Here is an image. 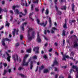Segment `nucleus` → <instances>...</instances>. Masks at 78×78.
Segmentation results:
<instances>
[{
	"mask_svg": "<svg viewBox=\"0 0 78 78\" xmlns=\"http://www.w3.org/2000/svg\"><path fill=\"white\" fill-rule=\"evenodd\" d=\"M58 74H57L55 75V78H58Z\"/></svg>",
	"mask_w": 78,
	"mask_h": 78,
	"instance_id": "obj_59",
	"label": "nucleus"
},
{
	"mask_svg": "<svg viewBox=\"0 0 78 78\" xmlns=\"http://www.w3.org/2000/svg\"><path fill=\"white\" fill-rule=\"evenodd\" d=\"M49 71L47 69H44V73H48Z\"/></svg>",
	"mask_w": 78,
	"mask_h": 78,
	"instance_id": "obj_21",
	"label": "nucleus"
},
{
	"mask_svg": "<svg viewBox=\"0 0 78 78\" xmlns=\"http://www.w3.org/2000/svg\"><path fill=\"white\" fill-rule=\"evenodd\" d=\"M63 8H61V9L62 10H63L64 9V10H66L67 9V7L66 5H63Z\"/></svg>",
	"mask_w": 78,
	"mask_h": 78,
	"instance_id": "obj_19",
	"label": "nucleus"
},
{
	"mask_svg": "<svg viewBox=\"0 0 78 78\" xmlns=\"http://www.w3.org/2000/svg\"><path fill=\"white\" fill-rule=\"evenodd\" d=\"M76 67H77V66H75L74 65H73V66H72V68L75 69H76Z\"/></svg>",
	"mask_w": 78,
	"mask_h": 78,
	"instance_id": "obj_34",
	"label": "nucleus"
},
{
	"mask_svg": "<svg viewBox=\"0 0 78 78\" xmlns=\"http://www.w3.org/2000/svg\"><path fill=\"white\" fill-rule=\"evenodd\" d=\"M16 14H19V16L20 17H22V15L25 16V14L22 13V12H19V11L18 9H16Z\"/></svg>",
	"mask_w": 78,
	"mask_h": 78,
	"instance_id": "obj_4",
	"label": "nucleus"
},
{
	"mask_svg": "<svg viewBox=\"0 0 78 78\" xmlns=\"http://www.w3.org/2000/svg\"><path fill=\"white\" fill-rule=\"evenodd\" d=\"M30 70H32L33 67V62L31 61L30 63Z\"/></svg>",
	"mask_w": 78,
	"mask_h": 78,
	"instance_id": "obj_10",
	"label": "nucleus"
},
{
	"mask_svg": "<svg viewBox=\"0 0 78 78\" xmlns=\"http://www.w3.org/2000/svg\"><path fill=\"white\" fill-rule=\"evenodd\" d=\"M43 58H44V59H47V55H44Z\"/></svg>",
	"mask_w": 78,
	"mask_h": 78,
	"instance_id": "obj_50",
	"label": "nucleus"
},
{
	"mask_svg": "<svg viewBox=\"0 0 78 78\" xmlns=\"http://www.w3.org/2000/svg\"><path fill=\"white\" fill-rule=\"evenodd\" d=\"M62 61H63V60H65V61H66V57L64 56H63V59H62Z\"/></svg>",
	"mask_w": 78,
	"mask_h": 78,
	"instance_id": "obj_46",
	"label": "nucleus"
},
{
	"mask_svg": "<svg viewBox=\"0 0 78 78\" xmlns=\"http://www.w3.org/2000/svg\"><path fill=\"white\" fill-rule=\"evenodd\" d=\"M33 15V13H30V14L29 15V18L30 19H31L32 20V21H34V19L32 18H31V16Z\"/></svg>",
	"mask_w": 78,
	"mask_h": 78,
	"instance_id": "obj_14",
	"label": "nucleus"
},
{
	"mask_svg": "<svg viewBox=\"0 0 78 78\" xmlns=\"http://www.w3.org/2000/svg\"><path fill=\"white\" fill-rule=\"evenodd\" d=\"M5 1H2L1 3H2V5H4L5 4Z\"/></svg>",
	"mask_w": 78,
	"mask_h": 78,
	"instance_id": "obj_62",
	"label": "nucleus"
},
{
	"mask_svg": "<svg viewBox=\"0 0 78 78\" xmlns=\"http://www.w3.org/2000/svg\"><path fill=\"white\" fill-rule=\"evenodd\" d=\"M39 50H37L36 51H35V53H39Z\"/></svg>",
	"mask_w": 78,
	"mask_h": 78,
	"instance_id": "obj_55",
	"label": "nucleus"
},
{
	"mask_svg": "<svg viewBox=\"0 0 78 78\" xmlns=\"http://www.w3.org/2000/svg\"><path fill=\"white\" fill-rule=\"evenodd\" d=\"M56 9V12H57V13L58 14V15L59 16L61 15V14H62V12H61V11H59L58 10V9L57 7V9H56V8H55Z\"/></svg>",
	"mask_w": 78,
	"mask_h": 78,
	"instance_id": "obj_9",
	"label": "nucleus"
},
{
	"mask_svg": "<svg viewBox=\"0 0 78 78\" xmlns=\"http://www.w3.org/2000/svg\"><path fill=\"white\" fill-rule=\"evenodd\" d=\"M49 13V11H48V9L46 10L45 12V14L46 15H48Z\"/></svg>",
	"mask_w": 78,
	"mask_h": 78,
	"instance_id": "obj_28",
	"label": "nucleus"
},
{
	"mask_svg": "<svg viewBox=\"0 0 78 78\" xmlns=\"http://www.w3.org/2000/svg\"><path fill=\"white\" fill-rule=\"evenodd\" d=\"M35 34V32L34 31H33L31 33L32 36H33L34 37Z\"/></svg>",
	"mask_w": 78,
	"mask_h": 78,
	"instance_id": "obj_26",
	"label": "nucleus"
},
{
	"mask_svg": "<svg viewBox=\"0 0 78 78\" xmlns=\"http://www.w3.org/2000/svg\"><path fill=\"white\" fill-rule=\"evenodd\" d=\"M26 52L27 53H30L31 52V48H30L28 49H27L26 50Z\"/></svg>",
	"mask_w": 78,
	"mask_h": 78,
	"instance_id": "obj_20",
	"label": "nucleus"
},
{
	"mask_svg": "<svg viewBox=\"0 0 78 78\" xmlns=\"http://www.w3.org/2000/svg\"><path fill=\"white\" fill-rule=\"evenodd\" d=\"M5 41H8V42H10V41H11V40L7 38H5V39L3 38L1 41L2 43V45L4 47H5V48H7V46H5V45H6V44L5 43Z\"/></svg>",
	"mask_w": 78,
	"mask_h": 78,
	"instance_id": "obj_2",
	"label": "nucleus"
},
{
	"mask_svg": "<svg viewBox=\"0 0 78 78\" xmlns=\"http://www.w3.org/2000/svg\"><path fill=\"white\" fill-rule=\"evenodd\" d=\"M47 45H48V43H46L44 45V47H47Z\"/></svg>",
	"mask_w": 78,
	"mask_h": 78,
	"instance_id": "obj_61",
	"label": "nucleus"
},
{
	"mask_svg": "<svg viewBox=\"0 0 78 78\" xmlns=\"http://www.w3.org/2000/svg\"><path fill=\"white\" fill-rule=\"evenodd\" d=\"M9 12L11 14H13V11L12 10H10L9 11Z\"/></svg>",
	"mask_w": 78,
	"mask_h": 78,
	"instance_id": "obj_56",
	"label": "nucleus"
},
{
	"mask_svg": "<svg viewBox=\"0 0 78 78\" xmlns=\"http://www.w3.org/2000/svg\"><path fill=\"white\" fill-rule=\"evenodd\" d=\"M55 72H59V69L55 67Z\"/></svg>",
	"mask_w": 78,
	"mask_h": 78,
	"instance_id": "obj_40",
	"label": "nucleus"
},
{
	"mask_svg": "<svg viewBox=\"0 0 78 78\" xmlns=\"http://www.w3.org/2000/svg\"><path fill=\"white\" fill-rule=\"evenodd\" d=\"M18 70H23V68H22L21 67H20L18 69Z\"/></svg>",
	"mask_w": 78,
	"mask_h": 78,
	"instance_id": "obj_32",
	"label": "nucleus"
},
{
	"mask_svg": "<svg viewBox=\"0 0 78 78\" xmlns=\"http://www.w3.org/2000/svg\"><path fill=\"white\" fill-rule=\"evenodd\" d=\"M8 72L9 73H11V69H8Z\"/></svg>",
	"mask_w": 78,
	"mask_h": 78,
	"instance_id": "obj_54",
	"label": "nucleus"
},
{
	"mask_svg": "<svg viewBox=\"0 0 78 78\" xmlns=\"http://www.w3.org/2000/svg\"><path fill=\"white\" fill-rule=\"evenodd\" d=\"M75 5H74V3H73L72 4V10L73 12H74V11H75V9H74V8H75Z\"/></svg>",
	"mask_w": 78,
	"mask_h": 78,
	"instance_id": "obj_16",
	"label": "nucleus"
},
{
	"mask_svg": "<svg viewBox=\"0 0 78 78\" xmlns=\"http://www.w3.org/2000/svg\"><path fill=\"white\" fill-rule=\"evenodd\" d=\"M76 78H78V74H76Z\"/></svg>",
	"mask_w": 78,
	"mask_h": 78,
	"instance_id": "obj_64",
	"label": "nucleus"
},
{
	"mask_svg": "<svg viewBox=\"0 0 78 78\" xmlns=\"http://www.w3.org/2000/svg\"><path fill=\"white\" fill-rule=\"evenodd\" d=\"M9 25H10L9 23H8V21H6V24L5 25V26H7V27H9Z\"/></svg>",
	"mask_w": 78,
	"mask_h": 78,
	"instance_id": "obj_30",
	"label": "nucleus"
},
{
	"mask_svg": "<svg viewBox=\"0 0 78 78\" xmlns=\"http://www.w3.org/2000/svg\"><path fill=\"white\" fill-rule=\"evenodd\" d=\"M37 39L38 42L39 43H40V42H41V38L39 36V34H38L37 35Z\"/></svg>",
	"mask_w": 78,
	"mask_h": 78,
	"instance_id": "obj_8",
	"label": "nucleus"
},
{
	"mask_svg": "<svg viewBox=\"0 0 78 78\" xmlns=\"http://www.w3.org/2000/svg\"><path fill=\"white\" fill-rule=\"evenodd\" d=\"M32 58L33 59H37V56H36V55L34 56Z\"/></svg>",
	"mask_w": 78,
	"mask_h": 78,
	"instance_id": "obj_31",
	"label": "nucleus"
},
{
	"mask_svg": "<svg viewBox=\"0 0 78 78\" xmlns=\"http://www.w3.org/2000/svg\"><path fill=\"white\" fill-rule=\"evenodd\" d=\"M20 45V44L19 43H17L15 44V47H18V46H19Z\"/></svg>",
	"mask_w": 78,
	"mask_h": 78,
	"instance_id": "obj_35",
	"label": "nucleus"
},
{
	"mask_svg": "<svg viewBox=\"0 0 78 78\" xmlns=\"http://www.w3.org/2000/svg\"><path fill=\"white\" fill-rule=\"evenodd\" d=\"M24 12H25V15H26V14H27V9H25L24 10Z\"/></svg>",
	"mask_w": 78,
	"mask_h": 78,
	"instance_id": "obj_38",
	"label": "nucleus"
},
{
	"mask_svg": "<svg viewBox=\"0 0 78 78\" xmlns=\"http://www.w3.org/2000/svg\"><path fill=\"white\" fill-rule=\"evenodd\" d=\"M52 50H53V49L51 48L50 49V50H49L48 51H49V52H51V51H52Z\"/></svg>",
	"mask_w": 78,
	"mask_h": 78,
	"instance_id": "obj_58",
	"label": "nucleus"
},
{
	"mask_svg": "<svg viewBox=\"0 0 78 78\" xmlns=\"http://www.w3.org/2000/svg\"><path fill=\"white\" fill-rule=\"evenodd\" d=\"M39 47H35L33 48V51H35L36 50H39Z\"/></svg>",
	"mask_w": 78,
	"mask_h": 78,
	"instance_id": "obj_18",
	"label": "nucleus"
},
{
	"mask_svg": "<svg viewBox=\"0 0 78 78\" xmlns=\"http://www.w3.org/2000/svg\"><path fill=\"white\" fill-rule=\"evenodd\" d=\"M20 40H22V39H23V35H20Z\"/></svg>",
	"mask_w": 78,
	"mask_h": 78,
	"instance_id": "obj_41",
	"label": "nucleus"
},
{
	"mask_svg": "<svg viewBox=\"0 0 78 78\" xmlns=\"http://www.w3.org/2000/svg\"><path fill=\"white\" fill-rule=\"evenodd\" d=\"M10 59H11L10 56H8V57L7 58V60L8 62H10L11 61Z\"/></svg>",
	"mask_w": 78,
	"mask_h": 78,
	"instance_id": "obj_22",
	"label": "nucleus"
},
{
	"mask_svg": "<svg viewBox=\"0 0 78 78\" xmlns=\"http://www.w3.org/2000/svg\"><path fill=\"white\" fill-rule=\"evenodd\" d=\"M38 2H39V0H36V1H34L33 2L34 3H38Z\"/></svg>",
	"mask_w": 78,
	"mask_h": 78,
	"instance_id": "obj_37",
	"label": "nucleus"
},
{
	"mask_svg": "<svg viewBox=\"0 0 78 78\" xmlns=\"http://www.w3.org/2000/svg\"><path fill=\"white\" fill-rule=\"evenodd\" d=\"M16 32V29H13V31L12 32V33L13 34V36L14 37L15 36V33Z\"/></svg>",
	"mask_w": 78,
	"mask_h": 78,
	"instance_id": "obj_24",
	"label": "nucleus"
},
{
	"mask_svg": "<svg viewBox=\"0 0 78 78\" xmlns=\"http://www.w3.org/2000/svg\"><path fill=\"white\" fill-rule=\"evenodd\" d=\"M21 53H24V51L23 50H21Z\"/></svg>",
	"mask_w": 78,
	"mask_h": 78,
	"instance_id": "obj_63",
	"label": "nucleus"
},
{
	"mask_svg": "<svg viewBox=\"0 0 78 78\" xmlns=\"http://www.w3.org/2000/svg\"><path fill=\"white\" fill-rule=\"evenodd\" d=\"M58 2V0H54V3L55 4V8H56V9H58V4L56 2Z\"/></svg>",
	"mask_w": 78,
	"mask_h": 78,
	"instance_id": "obj_12",
	"label": "nucleus"
},
{
	"mask_svg": "<svg viewBox=\"0 0 78 78\" xmlns=\"http://www.w3.org/2000/svg\"><path fill=\"white\" fill-rule=\"evenodd\" d=\"M29 63V62H26V60H23L21 65L22 66H28Z\"/></svg>",
	"mask_w": 78,
	"mask_h": 78,
	"instance_id": "obj_5",
	"label": "nucleus"
},
{
	"mask_svg": "<svg viewBox=\"0 0 78 78\" xmlns=\"http://www.w3.org/2000/svg\"><path fill=\"white\" fill-rule=\"evenodd\" d=\"M33 7H34L33 4L31 5V9L32 11H33Z\"/></svg>",
	"mask_w": 78,
	"mask_h": 78,
	"instance_id": "obj_39",
	"label": "nucleus"
},
{
	"mask_svg": "<svg viewBox=\"0 0 78 78\" xmlns=\"http://www.w3.org/2000/svg\"><path fill=\"white\" fill-rule=\"evenodd\" d=\"M72 70H73V71H74V70L72 69H70V70L69 71V72H70V73H72Z\"/></svg>",
	"mask_w": 78,
	"mask_h": 78,
	"instance_id": "obj_49",
	"label": "nucleus"
},
{
	"mask_svg": "<svg viewBox=\"0 0 78 78\" xmlns=\"http://www.w3.org/2000/svg\"><path fill=\"white\" fill-rule=\"evenodd\" d=\"M33 29L32 28H30L28 29L27 37L28 38V40H30V41L32 40V39H34V37L32 36L30 37V32H31V31H33Z\"/></svg>",
	"mask_w": 78,
	"mask_h": 78,
	"instance_id": "obj_1",
	"label": "nucleus"
},
{
	"mask_svg": "<svg viewBox=\"0 0 78 78\" xmlns=\"http://www.w3.org/2000/svg\"><path fill=\"white\" fill-rule=\"evenodd\" d=\"M28 57V54H26L24 56L23 60H26V59Z\"/></svg>",
	"mask_w": 78,
	"mask_h": 78,
	"instance_id": "obj_23",
	"label": "nucleus"
},
{
	"mask_svg": "<svg viewBox=\"0 0 78 78\" xmlns=\"http://www.w3.org/2000/svg\"><path fill=\"white\" fill-rule=\"evenodd\" d=\"M40 25L41 26H43L44 27H45V25H44V23H40Z\"/></svg>",
	"mask_w": 78,
	"mask_h": 78,
	"instance_id": "obj_29",
	"label": "nucleus"
},
{
	"mask_svg": "<svg viewBox=\"0 0 78 78\" xmlns=\"http://www.w3.org/2000/svg\"><path fill=\"white\" fill-rule=\"evenodd\" d=\"M56 30H57V29H56V28L54 27H52V29H51V33L52 34L55 33V31H56Z\"/></svg>",
	"mask_w": 78,
	"mask_h": 78,
	"instance_id": "obj_6",
	"label": "nucleus"
},
{
	"mask_svg": "<svg viewBox=\"0 0 78 78\" xmlns=\"http://www.w3.org/2000/svg\"><path fill=\"white\" fill-rule=\"evenodd\" d=\"M37 21L38 24H39V22H40V21L39 20L37 19Z\"/></svg>",
	"mask_w": 78,
	"mask_h": 78,
	"instance_id": "obj_53",
	"label": "nucleus"
},
{
	"mask_svg": "<svg viewBox=\"0 0 78 78\" xmlns=\"http://www.w3.org/2000/svg\"><path fill=\"white\" fill-rule=\"evenodd\" d=\"M76 69V72H78V67H77L75 69Z\"/></svg>",
	"mask_w": 78,
	"mask_h": 78,
	"instance_id": "obj_60",
	"label": "nucleus"
},
{
	"mask_svg": "<svg viewBox=\"0 0 78 78\" xmlns=\"http://www.w3.org/2000/svg\"><path fill=\"white\" fill-rule=\"evenodd\" d=\"M3 65L4 67H6V66H7V64H6V63H4Z\"/></svg>",
	"mask_w": 78,
	"mask_h": 78,
	"instance_id": "obj_47",
	"label": "nucleus"
},
{
	"mask_svg": "<svg viewBox=\"0 0 78 78\" xmlns=\"http://www.w3.org/2000/svg\"><path fill=\"white\" fill-rule=\"evenodd\" d=\"M12 57L13 58L15 62H16V60L17 61H19L20 63V62L22 61V60L19 57L18 58V56L17 54L16 55V57H15V55H14L12 56Z\"/></svg>",
	"mask_w": 78,
	"mask_h": 78,
	"instance_id": "obj_3",
	"label": "nucleus"
},
{
	"mask_svg": "<svg viewBox=\"0 0 78 78\" xmlns=\"http://www.w3.org/2000/svg\"><path fill=\"white\" fill-rule=\"evenodd\" d=\"M35 11H36V12H39V10L38 8H36L35 9Z\"/></svg>",
	"mask_w": 78,
	"mask_h": 78,
	"instance_id": "obj_33",
	"label": "nucleus"
},
{
	"mask_svg": "<svg viewBox=\"0 0 78 78\" xmlns=\"http://www.w3.org/2000/svg\"><path fill=\"white\" fill-rule=\"evenodd\" d=\"M64 56L66 58H69V56L66 55V54H65Z\"/></svg>",
	"mask_w": 78,
	"mask_h": 78,
	"instance_id": "obj_45",
	"label": "nucleus"
},
{
	"mask_svg": "<svg viewBox=\"0 0 78 78\" xmlns=\"http://www.w3.org/2000/svg\"><path fill=\"white\" fill-rule=\"evenodd\" d=\"M44 34H47V30H44Z\"/></svg>",
	"mask_w": 78,
	"mask_h": 78,
	"instance_id": "obj_57",
	"label": "nucleus"
},
{
	"mask_svg": "<svg viewBox=\"0 0 78 78\" xmlns=\"http://www.w3.org/2000/svg\"><path fill=\"white\" fill-rule=\"evenodd\" d=\"M73 44L74 45L73 46V48H75L76 47H78V43L76 41H74Z\"/></svg>",
	"mask_w": 78,
	"mask_h": 78,
	"instance_id": "obj_7",
	"label": "nucleus"
},
{
	"mask_svg": "<svg viewBox=\"0 0 78 78\" xmlns=\"http://www.w3.org/2000/svg\"><path fill=\"white\" fill-rule=\"evenodd\" d=\"M75 22H76V21L75 20H72L69 21V24L72 25V23H75Z\"/></svg>",
	"mask_w": 78,
	"mask_h": 78,
	"instance_id": "obj_15",
	"label": "nucleus"
},
{
	"mask_svg": "<svg viewBox=\"0 0 78 78\" xmlns=\"http://www.w3.org/2000/svg\"><path fill=\"white\" fill-rule=\"evenodd\" d=\"M44 65L42 66L41 67L39 68V70L40 71V70H42V69H44Z\"/></svg>",
	"mask_w": 78,
	"mask_h": 78,
	"instance_id": "obj_25",
	"label": "nucleus"
},
{
	"mask_svg": "<svg viewBox=\"0 0 78 78\" xmlns=\"http://www.w3.org/2000/svg\"><path fill=\"white\" fill-rule=\"evenodd\" d=\"M27 24V23H26V22H25V23H23L22 24V25H23V26H24V25H25V26H26V25Z\"/></svg>",
	"mask_w": 78,
	"mask_h": 78,
	"instance_id": "obj_43",
	"label": "nucleus"
},
{
	"mask_svg": "<svg viewBox=\"0 0 78 78\" xmlns=\"http://www.w3.org/2000/svg\"><path fill=\"white\" fill-rule=\"evenodd\" d=\"M66 31L64 30H63L62 34V36H65L66 35Z\"/></svg>",
	"mask_w": 78,
	"mask_h": 78,
	"instance_id": "obj_17",
	"label": "nucleus"
},
{
	"mask_svg": "<svg viewBox=\"0 0 78 78\" xmlns=\"http://www.w3.org/2000/svg\"><path fill=\"white\" fill-rule=\"evenodd\" d=\"M21 28L23 31L25 30V29L24 28V26H22Z\"/></svg>",
	"mask_w": 78,
	"mask_h": 78,
	"instance_id": "obj_42",
	"label": "nucleus"
},
{
	"mask_svg": "<svg viewBox=\"0 0 78 78\" xmlns=\"http://www.w3.org/2000/svg\"><path fill=\"white\" fill-rule=\"evenodd\" d=\"M16 6L15 5H13L12 6V9L13 10H15V9H16Z\"/></svg>",
	"mask_w": 78,
	"mask_h": 78,
	"instance_id": "obj_44",
	"label": "nucleus"
},
{
	"mask_svg": "<svg viewBox=\"0 0 78 78\" xmlns=\"http://www.w3.org/2000/svg\"><path fill=\"white\" fill-rule=\"evenodd\" d=\"M65 44V40L64 39L63 41V45H64Z\"/></svg>",
	"mask_w": 78,
	"mask_h": 78,
	"instance_id": "obj_51",
	"label": "nucleus"
},
{
	"mask_svg": "<svg viewBox=\"0 0 78 78\" xmlns=\"http://www.w3.org/2000/svg\"><path fill=\"white\" fill-rule=\"evenodd\" d=\"M2 62H1L0 63V69H1L2 68Z\"/></svg>",
	"mask_w": 78,
	"mask_h": 78,
	"instance_id": "obj_48",
	"label": "nucleus"
},
{
	"mask_svg": "<svg viewBox=\"0 0 78 78\" xmlns=\"http://www.w3.org/2000/svg\"><path fill=\"white\" fill-rule=\"evenodd\" d=\"M53 64L56 65H58V62L56 60V58H55L54 59Z\"/></svg>",
	"mask_w": 78,
	"mask_h": 78,
	"instance_id": "obj_11",
	"label": "nucleus"
},
{
	"mask_svg": "<svg viewBox=\"0 0 78 78\" xmlns=\"http://www.w3.org/2000/svg\"><path fill=\"white\" fill-rule=\"evenodd\" d=\"M73 33V30H72L70 32V34H72Z\"/></svg>",
	"mask_w": 78,
	"mask_h": 78,
	"instance_id": "obj_52",
	"label": "nucleus"
},
{
	"mask_svg": "<svg viewBox=\"0 0 78 78\" xmlns=\"http://www.w3.org/2000/svg\"><path fill=\"white\" fill-rule=\"evenodd\" d=\"M7 73V71L6 70H5V69H4V73L3 74V75L4 76V75H6V73Z\"/></svg>",
	"mask_w": 78,
	"mask_h": 78,
	"instance_id": "obj_27",
	"label": "nucleus"
},
{
	"mask_svg": "<svg viewBox=\"0 0 78 78\" xmlns=\"http://www.w3.org/2000/svg\"><path fill=\"white\" fill-rule=\"evenodd\" d=\"M63 27L65 28H67V23H65L63 25Z\"/></svg>",
	"mask_w": 78,
	"mask_h": 78,
	"instance_id": "obj_36",
	"label": "nucleus"
},
{
	"mask_svg": "<svg viewBox=\"0 0 78 78\" xmlns=\"http://www.w3.org/2000/svg\"><path fill=\"white\" fill-rule=\"evenodd\" d=\"M49 27L50 28H51V18L50 17L49 18Z\"/></svg>",
	"mask_w": 78,
	"mask_h": 78,
	"instance_id": "obj_13",
	"label": "nucleus"
}]
</instances>
